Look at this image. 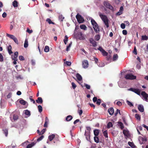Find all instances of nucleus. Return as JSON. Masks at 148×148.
I'll list each match as a JSON object with an SVG mask.
<instances>
[{
	"mask_svg": "<svg viewBox=\"0 0 148 148\" xmlns=\"http://www.w3.org/2000/svg\"><path fill=\"white\" fill-rule=\"evenodd\" d=\"M94 140L95 142L97 143H98L99 142V139L96 136H95L94 137Z\"/></svg>",
	"mask_w": 148,
	"mask_h": 148,
	"instance_id": "36",
	"label": "nucleus"
},
{
	"mask_svg": "<svg viewBox=\"0 0 148 148\" xmlns=\"http://www.w3.org/2000/svg\"><path fill=\"white\" fill-rule=\"evenodd\" d=\"M35 145V143H32L31 144L28 145L26 148H31Z\"/></svg>",
	"mask_w": 148,
	"mask_h": 148,
	"instance_id": "24",
	"label": "nucleus"
},
{
	"mask_svg": "<svg viewBox=\"0 0 148 148\" xmlns=\"http://www.w3.org/2000/svg\"><path fill=\"white\" fill-rule=\"evenodd\" d=\"M13 117L14 120H16L18 118V117L17 115H14L13 116Z\"/></svg>",
	"mask_w": 148,
	"mask_h": 148,
	"instance_id": "50",
	"label": "nucleus"
},
{
	"mask_svg": "<svg viewBox=\"0 0 148 148\" xmlns=\"http://www.w3.org/2000/svg\"><path fill=\"white\" fill-rule=\"evenodd\" d=\"M85 86L87 89H89L90 88V85L86 84H85Z\"/></svg>",
	"mask_w": 148,
	"mask_h": 148,
	"instance_id": "58",
	"label": "nucleus"
},
{
	"mask_svg": "<svg viewBox=\"0 0 148 148\" xmlns=\"http://www.w3.org/2000/svg\"><path fill=\"white\" fill-rule=\"evenodd\" d=\"M28 41L27 39H26L24 44V47L25 48H27L28 47Z\"/></svg>",
	"mask_w": 148,
	"mask_h": 148,
	"instance_id": "23",
	"label": "nucleus"
},
{
	"mask_svg": "<svg viewBox=\"0 0 148 148\" xmlns=\"http://www.w3.org/2000/svg\"><path fill=\"white\" fill-rule=\"evenodd\" d=\"M116 104L118 106H121L122 105V103L120 101H118L117 102Z\"/></svg>",
	"mask_w": 148,
	"mask_h": 148,
	"instance_id": "59",
	"label": "nucleus"
},
{
	"mask_svg": "<svg viewBox=\"0 0 148 148\" xmlns=\"http://www.w3.org/2000/svg\"><path fill=\"white\" fill-rule=\"evenodd\" d=\"M93 101L94 102H96L97 101V98L96 97H94L93 99Z\"/></svg>",
	"mask_w": 148,
	"mask_h": 148,
	"instance_id": "64",
	"label": "nucleus"
},
{
	"mask_svg": "<svg viewBox=\"0 0 148 148\" xmlns=\"http://www.w3.org/2000/svg\"><path fill=\"white\" fill-rule=\"evenodd\" d=\"M90 132H86V131L85 133V135L86 136V139L88 140H89L90 139Z\"/></svg>",
	"mask_w": 148,
	"mask_h": 148,
	"instance_id": "10",
	"label": "nucleus"
},
{
	"mask_svg": "<svg viewBox=\"0 0 148 148\" xmlns=\"http://www.w3.org/2000/svg\"><path fill=\"white\" fill-rule=\"evenodd\" d=\"M38 109L39 112H41L42 111V106L40 105H39L38 106Z\"/></svg>",
	"mask_w": 148,
	"mask_h": 148,
	"instance_id": "35",
	"label": "nucleus"
},
{
	"mask_svg": "<svg viewBox=\"0 0 148 148\" xmlns=\"http://www.w3.org/2000/svg\"><path fill=\"white\" fill-rule=\"evenodd\" d=\"M78 36L79 39L80 40H84L86 38V36L83 34L82 32H80L78 34Z\"/></svg>",
	"mask_w": 148,
	"mask_h": 148,
	"instance_id": "7",
	"label": "nucleus"
},
{
	"mask_svg": "<svg viewBox=\"0 0 148 148\" xmlns=\"http://www.w3.org/2000/svg\"><path fill=\"white\" fill-rule=\"evenodd\" d=\"M2 16V17L3 18H5L7 16V14L5 12H4Z\"/></svg>",
	"mask_w": 148,
	"mask_h": 148,
	"instance_id": "63",
	"label": "nucleus"
},
{
	"mask_svg": "<svg viewBox=\"0 0 148 148\" xmlns=\"http://www.w3.org/2000/svg\"><path fill=\"white\" fill-rule=\"evenodd\" d=\"M123 133L124 135L126 136H128L129 135V131L127 130H124L123 131Z\"/></svg>",
	"mask_w": 148,
	"mask_h": 148,
	"instance_id": "17",
	"label": "nucleus"
},
{
	"mask_svg": "<svg viewBox=\"0 0 148 148\" xmlns=\"http://www.w3.org/2000/svg\"><path fill=\"white\" fill-rule=\"evenodd\" d=\"M128 144L132 148H136V146L134 145V144L132 142H128Z\"/></svg>",
	"mask_w": 148,
	"mask_h": 148,
	"instance_id": "20",
	"label": "nucleus"
},
{
	"mask_svg": "<svg viewBox=\"0 0 148 148\" xmlns=\"http://www.w3.org/2000/svg\"><path fill=\"white\" fill-rule=\"evenodd\" d=\"M12 5L14 7H16L18 6V3L16 0L12 2Z\"/></svg>",
	"mask_w": 148,
	"mask_h": 148,
	"instance_id": "26",
	"label": "nucleus"
},
{
	"mask_svg": "<svg viewBox=\"0 0 148 148\" xmlns=\"http://www.w3.org/2000/svg\"><path fill=\"white\" fill-rule=\"evenodd\" d=\"M125 79H133L136 78V77L132 74H128L126 75L125 77Z\"/></svg>",
	"mask_w": 148,
	"mask_h": 148,
	"instance_id": "3",
	"label": "nucleus"
},
{
	"mask_svg": "<svg viewBox=\"0 0 148 148\" xmlns=\"http://www.w3.org/2000/svg\"><path fill=\"white\" fill-rule=\"evenodd\" d=\"M83 111L82 110H79L78 111V113L79 114V115H81Z\"/></svg>",
	"mask_w": 148,
	"mask_h": 148,
	"instance_id": "62",
	"label": "nucleus"
},
{
	"mask_svg": "<svg viewBox=\"0 0 148 148\" xmlns=\"http://www.w3.org/2000/svg\"><path fill=\"white\" fill-rule=\"evenodd\" d=\"M98 14L100 17L103 21L106 27L107 28L108 27H109V20L107 16L103 14L100 12H99Z\"/></svg>",
	"mask_w": 148,
	"mask_h": 148,
	"instance_id": "1",
	"label": "nucleus"
},
{
	"mask_svg": "<svg viewBox=\"0 0 148 148\" xmlns=\"http://www.w3.org/2000/svg\"><path fill=\"white\" fill-rule=\"evenodd\" d=\"M17 44H18V41L16 38L14 36V37L12 39Z\"/></svg>",
	"mask_w": 148,
	"mask_h": 148,
	"instance_id": "37",
	"label": "nucleus"
},
{
	"mask_svg": "<svg viewBox=\"0 0 148 148\" xmlns=\"http://www.w3.org/2000/svg\"><path fill=\"white\" fill-rule=\"evenodd\" d=\"M123 34L124 35H126L127 34V31L126 30H124L122 31Z\"/></svg>",
	"mask_w": 148,
	"mask_h": 148,
	"instance_id": "60",
	"label": "nucleus"
},
{
	"mask_svg": "<svg viewBox=\"0 0 148 148\" xmlns=\"http://www.w3.org/2000/svg\"><path fill=\"white\" fill-rule=\"evenodd\" d=\"M72 87L73 89H74L76 87V85L73 82L71 83Z\"/></svg>",
	"mask_w": 148,
	"mask_h": 148,
	"instance_id": "42",
	"label": "nucleus"
},
{
	"mask_svg": "<svg viewBox=\"0 0 148 148\" xmlns=\"http://www.w3.org/2000/svg\"><path fill=\"white\" fill-rule=\"evenodd\" d=\"M80 27L81 29H84V30H86L87 29L86 27L84 25H81L80 26Z\"/></svg>",
	"mask_w": 148,
	"mask_h": 148,
	"instance_id": "29",
	"label": "nucleus"
},
{
	"mask_svg": "<svg viewBox=\"0 0 148 148\" xmlns=\"http://www.w3.org/2000/svg\"><path fill=\"white\" fill-rule=\"evenodd\" d=\"M100 39V36L99 35H97L96 36H95V40L97 41L99 40Z\"/></svg>",
	"mask_w": 148,
	"mask_h": 148,
	"instance_id": "32",
	"label": "nucleus"
},
{
	"mask_svg": "<svg viewBox=\"0 0 148 148\" xmlns=\"http://www.w3.org/2000/svg\"><path fill=\"white\" fill-rule=\"evenodd\" d=\"M4 133L5 134V135L7 136L8 134V130L7 129H5L3 130Z\"/></svg>",
	"mask_w": 148,
	"mask_h": 148,
	"instance_id": "44",
	"label": "nucleus"
},
{
	"mask_svg": "<svg viewBox=\"0 0 148 148\" xmlns=\"http://www.w3.org/2000/svg\"><path fill=\"white\" fill-rule=\"evenodd\" d=\"M19 59L20 60H24V58L23 56H20L19 57Z\"/></svg>",
	"mask_w": 148,
	"mask_h": 148,
	"instance_id": "54",
	"label": "nucleus"
},
{
	"mask_svg": "<svg viewBox=\"0 0 148 148\" xmlns=\"http://www.w3.org/2000/svg\"><path fill=\"white\" fill-rule=\"evenodd\" d=\"M3 61V57L1 54L0 53V62H2Z\"/></svg>",
	"mask_w": 148,
	"mask_h": 148,
	"instance_id": "49",
	"label": "nucleus"
},
{
	"mask_svg": "<svg viewBox=\"0 0 148 148\" xmlns=\"http://www.w3.org/2000/svg\"><path fill=\"white\" fill-rule=\"evenodd\" d=\"M49 122V120L47 117H46L45 118V124L44 125V127H47V125Z\"/></svg>",
	"mask_w": 148,
	"mask_h": 148,
	"instance_id": "16",
	"label": "nucleus"
},
{
	"mask_svg": "<svg viewBox=\"0 0 148 148\" xmlns=\"http://www.w3.org/2000/svg\"><path fill=\"white\" fill-rule=\"evenodd\" d=\"M44 137V136H41L37 139V141L38 142L40 141L43 139Z\"/></svg>",
	"mask_w": 148,
	"mask_h": 148,
	"instance_id": "45",
	"label": "nucleus"
},
{
	"mask_svg": "<svg viewBox=\"0 0 148 148\" xmlns=\"http://www.w3.org/2000/svg\"><path fill=\"white\" fill-rule=\"evenodd\" d=\"M66 64L69 66H70L71 64V62H70L66 61L65 62Z\"/></svg>",
	"mask_w": 148,
	"mask_h": 148,
	"instance_id": "61",
	"label": "nucleus"
},
{
	"mask_svg": "<svg viewBox=\"0 0 148 148\" xmlns=\"http://www.w3.org/2000/svg\"><path fill=\"white\" fill-rule=\"evenodd\" d=\"M36 102L38 103H42V100L41 97H39L37 100H36Z\"/></svg>",
	"mask_w": 148,
	"mask_h": 148,
	"instance_id": "18",
	"label": "nucleus"
},
{
	"mask_svg": "<svg viewBox=\"0 0 148 148\" xmlns=\"http://www.w3.org/2000/svg\"><path fill=\"white\" fill-rule=\"evenodd\" d=\"M128 91H131L134 92L138 95H140V91L138 89H135L132 88H131L127 89Z\"/></svg>",
	"mask_w": 148,
	"mask_h": 148,
	"instance_id": "4",
	"label": "nucleus"
},
{
	"mask_svg": "<svg viewBox=\"0 0 148 148\" xmlns=\"http://www.w3.org/2000/svg\"><path fill=\"white\" fill-rule=\"evenodd\" d=\"M6 36H7L9 37L11 39H12L13 38L14 36L13 35L10 34H7Z\"/></svg>",
	"mask_w": 148,
	"mask_h": 148,
	"instance_id": "39",
	"label": "nucleus"
},
{
	"mask_svg": "<svg viewBox=\"0 0 148 148\" xmlns=\"http://www.w3.org/2000/svg\"><path fill=\"white\" fill-rule=\"evenodd\" d=\"M27 32L29 34L31 33L32 32V30H30L29 28H27Z\"/></svg>",
	"mask_w": 148,
	"mask_h": 148,
	"instance_id": "57",
	"label": "nucleus"
},
{
	"mask_svg": "<svg viewBox=\"0 0 148 148\" xmlns=\"http://www.w3.org/2000/svg\"><path fill=\"white\" fill-rule=\"evenodd\" d=\"M104 6L107 8L112 10L113 9L112 6L109 3L108 1H105L104 2Z\"/></svg>",
	"mask_w": 148,
	"mask_h": 148,
	"instance_id": "6",
	"label": "nucleus"
},
{
	"mask_svg": "<svg viewBox=\"0 0 148 148\" xmlns=\"http://www.w3.org/2000/svg\"><path fill=\"white\" fill-rule=\"evenodd\" d=\"M20 103L22 105H25L26 103V102L23 99H21L19 101Z\"/></svg>",
	"mask_w": 148,
	"mask_h": 148,
	"instance_id": "30",
	"label": "nucleus"
},
{
	"mask_svg": "<svg viewBox=\"0 0 148 148\" xmlns=\"http://www.w3.org/2000/svg\"><path fill=\"white\" fill-rule=\"evenodd\" d=\"M72 119V117L71 115H69L67 116L66 119V120L67 121H69Z\"/></svg>",
	"mask_w": 148,
	"mask_h": 148,
	"instance_id": "25",
	"label": "nucleus"
},
{
	"mask_svg": "<svg viewBox=\"0 0 148 148\" xmlns=\"http://www.w3.org/2000/svg\"><path fill=\"white\" fill-rule=\"evenodd\" d=\"M12 49V47L10 45H9L7 47V50L8 51V52L10 54H11L12 53V52L11 50Z\"/></svg>",
	"mask_w": 148,
	"mask_h": 148,
	"instance_id": "15",
	"label": "nucleus"
},
{
	"mask_svg": "<svg viewBox=\"0 0 148 148\" xmlns=\"http://www.w3.org/2000/svg\"><path fill=\"white\" fill-rule=\"evenodd\" d=\"M68 37L67 35H66L65 36L64 39V41H68Z\"/></svg>",
	"mask_w": 148,
	"mask_h": 148,
	"instance_id": "55",
	"label": "nucleus"
},
{
	"mask_svg": "<svg viewBox=\"0 0 148 148\" xmlns=\"http://www.w3.org/2000/svg\"><path fill=\"white\" fill-rule=\"evenodd\" d=\"M90 42L92 44L93 47H95L96 46V42L92 38H90Z\"/></svg>",
	"mask_w": 148,
	"mask_h": 148,
	"instance_id": "12",
	"label": "nucleus"
},
{
	"mask_svg": "<svg viewBox=\"0 0 148 148\" xmlns=\"http://www.w3.org/2000/svg\"><path fill=\"white\" fill-rule=\"evenodd\" d=\"M141 39L143 40H148V37L146 35L142 36Z\"/></svg>",
	"mask_w": 148,
	"mask_h": 148,
	"instance_id": "27",
	"label": "nucleus"
},
{
	"mask_svg": "<svg viewBox=\"0 0 148 148\" xmlns=\"http://www.w3.org/2000/svg\"><path fill=\"white\" fill-rule=\"evenodd\" d=\"M127 103L128 105H129L130 106H133V104H132V103L129 101L127 100Z\"/></svg>",
	"mask_w": 148,
	"mask_h": 148,
	"instance_id": "43",
	"label": "nucleus"
},
{
	"mask_svg": "<svg viewBox=\"0 0 148 148\" xmlns=\"http://www.w3.org/2000/svg\"><path fill=\"white\" fill-rule=\"evenodd\" d=\"M98 65L100 67H103L104 66L105 64L103 63H99Z\"/></svg>",
	"mask_w": 148,
	"mask_h": 148,
	"instance_id": "47",
	"label": "nucleus"
},
{
	"mask_svg": "<svg viewBox=\"0 0 148 148\" xmlns=\"http://www.w3.org/2000/svg\"><path fill=\"white\" fill-rule=\"evenodd\" d=\"M118 58V55H117V54H114V55L113 56V61H115L116 60H117Z\"/></svg>",
	"mask_w": 148,
	"mask_h": 148,
	"instance_id": "22",
	"label": "nucleus"
},
{
	"mask_svg": "<svg viewBox=\"0 0 148 148\" xmlns=\"http://www.w3.org/2000/svg\"><path fill=\"white\" fill-rule=\"evenodd\" d=\"M88 66V62L87 60H84L82 62V66L84 68H87Z\"/></svg>",
	"mask_w": 148,
	"mask_h": 148,
	"instance_id": "9",
	"label": "nucleus"
},
{
	"mask_svg": "<svg viewBox=\"0 0 148 148\" xmlns=\"http://www.w3.org/2000/svg\"><path fill=\"white\" fill-rule=\"evenodd\" d=\"M46 21L49 24H54L52 22L51 20L49 18H48L47 19Z\"/></svg>",
	"mask_w": 148,
	"mask_h": 148,
	"instance_id": "38",
	"label": "nucleus"
},
{
	"mask_svg": "<svg viewBox=\"0 0 148 148\" xmlns=\"http://www.w3.org/2000/svg\"><path fill=\"white\" fill-rule=\"evenodd\" d=\"M76 17L78 22L79 23H82L84 21L83 18L79 14L76 15Z\"/></svg>",
	"mask_w": 148,
	"mask_h": 148,
	"instance_id": "5",
	"label": "nucleus"
},
{
	"mask_svg": "<svg viewBox=\"0 0 148 148\" xmlns=\"http://www.w3.org/2000/svg\"><path fill=\"white\" fill-rule=\"evenodd\" d=\"M138 108L139 111L141 112H143L144 111V107L143 105H139L138 106Z\"/></svg>",
	"mask_w": 148,
	"mask_h": 148,
	"instance_id": "11",
	"label": "nucleus"
},
{
	"mask_svg": "<svg viewBox=\"0 0 148 148\" xmlns=\"http://www.w3.org/2000/svg\"><path fill=\"white\" fill-rule=\"evenodd\" d=\"M102 54L104 56L107 55L108 53L104 50L102 52Z\"/></svg>",
	"mask_w": 148,
	"mask_h": 148,
	"instance_id": "48",
	"label": "nucleus"
},
{
	"mask_svg": "<svg viewBox=\"0 0 148 148\" xmlns=\"http://www.w3.org/2000/svg\"><path fill=\"white\" fill-rule=\"evenodd\" d=\"M49 47L47 46H46L45 47L44 51L45 52H47L49 51Z\"/></svg>",
	"mask_w": 148,
	"mask_h": 148,
	"instance_id": "34",
	"label": "nucleus"
},
{
	"mask_svg": "<svg viewBox=\"0 0 148 148\" xmlns=\"http://www.w3.org/2000/svg\"><path fill=\"white\" fill-rule=\"evenodd\" d=\"M96 103L97 105H99L101 103V100L100 99H99L97 100V101Z\"/></svg>",
	"mask_w": 148,
	"mask_h": 148,
	"instance_id": "51",
	"label": "nucleus"
},
{
	"mask_svg": "<svg viewBox=\"0 0 148 148\" xmlns=\"http://www.w3.org/2000/svg\"><path fill=\"white\" fill-rule=\"evenodd\" d=\"M98 49L99 50L101 53L104 50L101 47H99V48H98Z\"/></svg>",
	"mask_w": 148,
	"mask_h": 148,
	"instance_id": "52",
	"label": "nucleus"
},
{
	"mask_svg": "<svg viewBox=\"0 0 148 148\" xmlns=\"http://www.w3.org/2000/svg\"><path fill=\"white\" fill-rule=\"evenodd\" d=\"M125 24L123 23H122L121 24V27L122 29H124L125 28Z\"/></svg>",
	"mask_w": 148,
	"mask_h": 148,
	"instance_id": "46",
	"label": "nucleus"
},
{
	"mask_svg": "<svg viewBox=\"0 0 148 148\" xmlns=\"http://www.w3.org/2000/svg\"><path fill=\"white\" fill-rule=\"evenodd\" d=\"M91 22L95 32H99V28L95 21L94 20L91 19Z\"/></svg>",
	"mask_w": 148,
	"mask_h": 148,
	"instance_id": "2",
	"label": "nucleus"
},
{
	"mask_svg": "<svg viewBox=\"0 0 148 148\" xmlns=\"http://www.w3.org/2000/svg\"><path fill=\"white\" fill-rule=\"evenodd\" d=\"M99 130L96 129L94 130V134L95 136H97L99 133Z\"/></svg>",
	"mask_w": 148,
	"mask_h": 148,
	"instance_id": "19",
	"label": "nucleus"
},
{
	"mask_svg": "<svg viewBox=\"0 0 148 148\" xmlns=\"http://www.w3.org/2000/svg\"><path fill=\"white\" fill-rule=\"evenodd\" d=\"M24 113L26 115L28 116H30V112L28 110H25L24 111Z\"/></svg>",
	"mask_w": 148,
	"mask_h": 148,
	"instance_id": "28",
	"label": "nucleus"
},
{
	"mask_svg": "<svg viewBox=\"0 0 148 148\" xmlns=\"http://www.w3.org/2000/svg\"><path fill=\"white\" fill-rule=\"evenodd\" d=\"M135 117L137 119L140 121V115L137 114L135 115Z\"/></svg>",
	"mask_w": 148,
	"mask_h": 148,
	"instance_id": "31",
	"label": "nucleus"
},
{
	"mask_svg": "<svg viewBox=\"0 0 148 148\" xmlns=\"http://www.w3.org/2000/svg\"><path fill=\"white\" fill-rule=\"evenodd\" d=\"M55 134H52L49 136L48 139L50 141H51L55 137Z\"/></svg>",
	"mask_w": 148,
	"mask_h": 148,
	"instance_id": "14",
	"label": "nucleus"
},
{
	"mask_svg": "<svg viewBox=\"0 0 148 148\" xmlns=\"http://www.w3.org/2000/svg\"><path fill=\"white\" fill-rule=\"evenodd\" d=\"M103 134L104 136L106 138H108V132L106 130L104 131L103 132Z\"/></svg>",
	"mask_w": 148,
	"mask_h": 148,
	"instance_id": "41",
	"label": "nucleus"
},
{
	"mask_svg": "<svg viewBox=\"0 0 148 148\" xmlns=\"http://www.w3.org/2000/svg\"><path fill=\"white\" fill-rule=\"evenodd\" d=\"M59 18L61 20V21H62L63 20L64 18V17H63V16L62 15H60L59 16Z\"/></svg>",
	"mask_w": 148,
	"mask_h": 148,
	"instance_id": "53",
	"label": "nucleus"
},
{
	"mask_svg": "<svg viewBox=\"0 0 148 148\" xmlns=\"http://www.w3.org/2000/svg\"><path fill=\"white\" fill-rule=\"evenodd\" d=\"M72 44V42H71L69 44V45L67 46L66 49V51H68L70 50V48Z\"/></svg>",
	"mask_w": 148,
	"mask_h": 148,
	"instance_id": "33",
	"label": "nucleus"
},
{
	"mask_svg": "<svg viewBox=\"0 0 148 148\" xmlns=\"http://www.w3.org/2000/svg\"><path fill=\"white\" fill-rule=\"evenodd\" d=\"M112 123L111 122H109L107 125V127L108 128H110V127H112Z\"/></svg>",
	"mask_w": 148,
	"mask_h": 148,
	"instance_id": "40",
	"label": "nucleus"
},
{
	"mask_svg": "<svg viewBox=\"0 0 148 148\" xmlns=\"http://www.w3.org/2000/svg\"><path fill=\"white\" fill-rule=\"evenodd\" d=\"M141 94L143 96L145 100L146 101H148V95L144 91L142 92Z\"/></svg>",
	"mask_w": 148,
	"mask_h": 148,
	"instance_id": "8",
	"label": "nucleus"
},
{
	"mask_svg": "<svg viewBox=\"0 0 148 148\" xmlns=\"http://www.w3.org/2000/svg\"><path fill=\"white\" fill-rule=\"evenodd\" d=\"M76 77L77 78V79L79 81H81L82 79V77L81 76L79 75V73H77L76 75Z\"/></svg>",
	"mask_w": 148,
	"mask_h": 148,
	"instance_id": "21",
	"label": "nucleus"
},
{
	"mask_svg": "<svg viewBox=\"0 0 148 148\" xmlns=\"http://www.w3.org/2000/svg\"><path fill=\"white\" fill-rule=\"evenodd\" d=\"M108 111L109 114L111 115H112L114 113V110L112 108H109Z\"/></svg>",
	"mask_w": 148,
	"mask_h": 148,
	"instance_id": "13",
	"label": "nucleus"
},
{
	"mask_svg": "<svg viewBox=\"0 0 148 148\" xmlns=\"http://www.w3.org/2000/svg\"><path fill=\"white\" fill-rule=\"evenodd\" d=\"M133 53L135 54L136 55L137 54V51H136V47H135L134 49Z\"/></svg>",
	"mask_w": 148,
	"mask_h": 148,
	"instance_id": "56",
	"label": "nucleus"
}]
</instances>
